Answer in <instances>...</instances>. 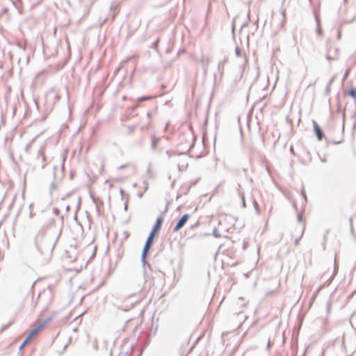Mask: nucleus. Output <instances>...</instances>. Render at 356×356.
I'll use <instances>...</instances> for the list:
<instances>
[{
	"label": "nucleus",
	"mask_w": 356,
	"mask_h": 356,
	"mask_svg": "<svg viewBox=\"0 0 356 356\" xmlns=\"http://www.w3.org/2000/svg\"><path fill=\"white\" fill-rule=\"evenodd\" d=\"M43 246H44V241L42 240L40 241L38 244V250L40 252L41 254H51L53 251V245L49 244L44 247V250H42Z\"/></svg>",
	"instance_id": "1"
},
{
	"label": "nucleus",
	"mask_w": 356,
	"mask_h": 356,
	"mask_svg": "<svg viewBox=\"0 0 356 356\" xmlns=\"http://www.w3.org/2000/svg\"><path fill=\"white\" fill-rule=\"evenodd\" d=\"M49 321H46L43 323H40L37 327L33 329L29 334L27 336L31 340H32L48 323Z\"/></svg>",
	"instance_id": "2"
},
{
	"label": "nucleus",
	"mask_w": 356,
	"mask_h": 356,
	"mask_svg": "<svg viewBox=\"0 0 356 356\" xmlns=\"http://www.w3.org/2000/svg\"><path fill=\"white\" fill-rule=\"evenodd\" d=\"M270 134L272 136L271 139L270 138V137L268 136L267 134L266 135L263 136V142L264 143L270 142V141L275 142L277 140H278V138H280V133H279L278 130H277V129L271 131Z\"/></svg>",
	"instance_id": "3"
},
{
	"label": "nucleus",
	"mask_w": 356,
	"mask_h": 356,
	"mask_svg": "<svg viewBox=\"0 0 356 356\" xmlns=\"http://www.w3.org/2000/svg\"><path fill=\"white\" fill-rule=\"evenodd\" d=\"M189 218H190L189 214H188V213L184 214L180 218V220L178 221L177 224L175 227L174 232H176L179 231L181 228H182L184 226V225L186 224V222L188 221Z\"/></svg>",
	"instance_id": "4"
},
{
	"label": "nucleus",
	"mask_w": 356,
	"mask_h": 356,
	"mask_svg": "<svg viewBox=\"0 0 356 356\" xmlns=\"http://www.w3.org/2000/svg\"><path fill=\"white\" fill-rule=\"evenodd\" d=\"M163 221V218L162 217H159L157 218L156 223L152 230L150 234L155 236L160 231L162 223Z\"/></svg>",
	"instance_id": "5"
},
{
	"label": "nucleus",
	"mask_w": 356,
	"mask_h": 356,
	"mask_svg": "<svg viewBox=\"0 0 356 356\" xmlns=\"http://www.w3.org/2000/svg\"><path fill=\"white\" fill-rule=\"evenodd\" d=\"M154 236L149 234L145 244V246L143 248V259H145L147 252L149 251L152 244V242H153V240H154Z\"/></svg>",
	"instance_id": "6"
},
{
	"label": "nucleus",
	"mask_w": 356,
	"mask_h": 356,
	"mask_svg": "<svg viewBox=\"0 0 356 356\" xmlns=\"http://www.w3.org/2000/svg\"><path fill=\"white\" fill-rule=\"evenodd\" d=\"M313 124H314V132H315L318 139V140H322V138H323V133L321 131V129L320 127L318 126V124L316 122H314Z\"/></svg>",
	"instance_id": "7"
},
{
	"label": "nucleus",
	"mask_w": 356,
	"mask_h": 356,
	"mask_svg": "<svg viewBox=\"0 0 356 356\" xmlns=\"http://www.w3.org/2000/svg\"><path fill=\"white\" fill-rule=\"evenodd\" d=\"M346 95L350 96L356 100V88H351L346 93Z\"/></svg>",
	"instance_id": "8"
},
{
	"label": "nucleus",
	"mask_w": 356,
	"mask_h": 356,
	"mask_svg": "<svg viewBox=\"0 0 356 356\" xmlns=\"http://www.w3.org/2000/svg\"><path fill=\"white\" fill-rule=\"evenodd\" d=\"M31 341V339L27 337L23 343H24L26 345V344H28Z\"/></svg>",
	"instance_id": "9"
},
{
	"label": "nucleus",
	"mask_w": 356,
	"mask_h": 356,
	"mask_svg": "<svg viewBox=\"0 0 356 356\" xmlns=\"http://www.w3.org/2000/svg\"><path fill=\"white\" fill-rule=\"evenodd\" d=\"M26 346V344L24 343H22V344L21 345L19 349L22 350L23 349L24 347Z\"/></svg>",
	"instance_id": "10"
},
{
	"label": "nucleus",
	"mask_w": 356,
	"mask_h": 356,
	"mask_svg": "<svg viewBox=\"0 0 356 356\" xmlns=\"http://www.w3.org/2000/svg\"><path fill=\"white\" fill-rule=\"evenodd\" d=\"M149 99H150L149 97H143V98H141V100H147Z\"/></svg>",
	"instance_id": "11"
},
{
	"label": "nucleus",
	"mask_w": 356,
	"mask_h": 356,
	"mask_svg": "<svg viewBox=\"0 0 356 356\" xmlns=\"http://www.w3.org/2000/svg\"><path fill=\"white\" fill-rule=\"evenodd\" d=\"M282 14H283V15H284V16H285V12L284 11V12L282 13Z\"/></svg>",
	"instance_id": "12"
}]
</instances>
